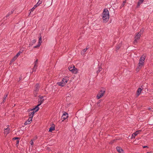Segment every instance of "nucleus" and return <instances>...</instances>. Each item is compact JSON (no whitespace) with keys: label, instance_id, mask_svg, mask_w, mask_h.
Segmentation results:
<instances>
[{"label":"nucleus","instance_id":"obj_1","mask_svg":"<svg viewBox=\"0 0 153 153\" xmlns=\"http://www.w3.org/2000/svg\"><path fill=\"white\" fill-rule=\"evenodd\" d=\"M109 12L107 9H105L103 11L102 15V18L103 22H107L109 19Z\"/></svg>","mask_w":153,"mask_h":153},{"label":"nucleus","instance_id":"obj_2","mask_svg":"<svg viewBox=\"0 0 153 153\" xmlns=\"http://www.w3.org/2000/svg\"><path fill=\"white\" fill-rule=\"evenodd\" d=\"M145 58H140L137 67L136 68V71L138 72L140 70L144 65Z\"/></svg>","mask_w":153,"mask_h":153},{"label":"nucleus","instance_id":"obj_3","mask_svg":"<svg viewBox=\"0 0 153 153\" xmlns=\"http://www.w3.org/2000/svg\"><path fill=\"white\" fill-rule=\"evenodd\" d=\"M68 80L69 78L67 76H65L63 79L62 81L57 83V84L59 86L63 87Z\"/></svg>","mask_w":153,"mask_h":153},{"label":"nucleus","instance_id":"obj_4","mask_svg":"<svg viewBox=\"0 0 153 153\" xmlns=\"http://www.w3.org/2000/svg\"><path fill=\"white\" fill-rule=\"evenodd\" d=\"M105 90L104 88L101 89L98 93L97 96V99H99L102 97L105 94Z\"/></svg>","mask_w":153,"mask_h":153},{"label":"nucleus","instance_id":"obj_5","mask_svg":"<svg viewBox=\"0 0 153 153\" xmlns=\"http://www.w3.org/2000/svg\"><path fill=\"white\" fill-rule=\"evenodd\" d=\"M143 33V31H140L135 36L134 38L135 39L134 42V44L137 42L138 40L140 39V37Z\"/></svg>","mask_w":153,"mask_h":153},{"label":"nucleus","instance_id":"obj_6","mask_svg":"<svg viewBox=\"0 0 153 153\" xmlns=\"http://www.w3.org/2000/svg\"><path fill=\"white\" fill-rule=\"evenodd\" d=\"M68 117V114L65 112L62 116L61 119L62 120V121H63L65 120Z\"/></svg>","mask_w":153,"mask_h":153},{"label":"nucleus","instance_id":"obj_7","mask_svg":"<svg viewBox=\"0 0 153 153\" xmlns=\"http://www.w3.org/2000/svg\"><path fill=\"white\" fill-rule=\"evenodd\" d=\"M141 131V130H139L136 131L135 133L132 134L131 138H134L138 134H139Z\"/></svg>","mask_w":153,"mask_h":153},{"label":"nucleus","instance_id":"obj_8","mask_svg":"<svg viewBox=\"0 0 153 153\" xmlns=\"http://www.w3.org/2000/svg\"><path fill=\"white\" fill-rule=\"evenodd\" d=\"M42 37H41V36L39 38L38 44V45H37L34 46L33 47V48H37L38 47H39L40 46L41 44L42 43Z\"/></svg>","mask_w":153,"mask_h":153},{"label":"nucleus","instance_id":"obj_9","mask_svg":"<svg viewBox=\"0 0 153 153\" xmlns=\"http://www.w3.org/2000/svg\"><path fill=\"white\" fill-rule=\"evenodd\" d=\"M89 48V47L88 46H87L85 48L82 50V51L81 52V54L82 55H84L86 51Z\"/></svg>","mask_w":153,"mask_h":153},{"label":"nucleus","instance_id":"obj_10","mask_svg":"<svg viewBox=\"0 0 153 153\" xmlns=\"http://www.w3.org/2000/svg\"><path fill=\"white\" fill-rule=\"evenodd\" d=\"M44 99H43V97H40V99L39 100V104L37 105L38 106L40 105L43 102Z\"/></svg>","mask_w":153,"mask_h":153},{"label":"nucleus","instance_id":"obj_11","mask_svg":"<svg viewBox=\"0 0 153 153\" xmlns=\"http://www.w3.org/2000/svg\"><path fill=\"white\" fill-rule=\"evenodd\" d=\"M116 149L117 152L120 153H123V150L122 148L119 147H117Z\"/></svg>","mask_w":153,"mask_h":153},{"label":"nucleus","instance_id":"obj_12","mask_svg":"<svg viewBox=\"0 0 153 153\" xmlns=\"http://www.w3.org/2000/svg\"><path fill=\"white\" fill-rule=\"evenodd\" d=\"M43 0H39V1L37 2L36 4L34 5L35 7L36 8L42 2Z\"/></svg>","mask_w":153,"mask_h":153},{"label":"nucleus","instance_id":"obj_13","mask_svg":"<svg viewBox=\"0 0 153 153\" xmlns=\"http://www.w3.org/2000/svg\"><path fill=\"white\" fill-rule=\"evenodd\" d=\"M39 106H38V105H37L35 108L32 109L31 111H34V113L37 111L39 109Z\"/></svg>","mask_w":153,"mask_h":153},{"label":"nucleus","instance_id":"obj_14","mask_svg":"<svg viewBox=\"0 0 153 153\" xmlns=\"http://www.w3.org/2000/svg\"><path fill=\"white\" fill-rule=\"evenodd\" d=\"M10 130V129L9 128H5L4 130V134H6L7 135V134L9 133Z\"/></svg>","mask_w":153,"mask_h":153},{"label":"nucleus","instance_id":"obj_15","mask_svg":"<svg viewBox=\"0 0 153 153\" xmlns=\"http://www.w3.org/2000/svg\"><path fill=\"white\" fill-rule=\"evenodd\" d=\"M32 112H30L29 113V117H30V118H31L32 119L33 117V115L34 114V111H32Z\"/></svg>","mask_w":153,"mask_h":153},{"label":"nucleus","instance_id":"obj_16","mask_svg":"<svg viewBox=\"0 0 153 153\" xmlns=\"http://www.w3.org/2000/svg\"><path fill=\"white\" fill-rule=\"evenodd\" d=\"M142 90V89L141 88H138L137 91V94L138 96H139Z\"/></svg>","mask_w":153,"mask_h":153},{"label":"nucleus","instance_id":"obj_17","mask_svg":"<svg viewBox=\"0 0 153 153\" xmlns=\"http://www.w3.org/2000/svg\"><path fill=\"white\" fill-rule=\"evenodd\" d=\"M54 130L55 126H52L50 128L49 131V132H51L53 131Z\"/></svg>","mask_w":153,"mask_h":153},{"label":"nucleus","instance_id":"obj_18","mask_svg":"<svg viewBox=\"0 0 153 153\" xmlns=\"http://www.w3.org/2000/svg\"><path fill=\"white\" fill-rule=\"evenodd\" d=\"M144 1V0H139V1L138 2L137 6H139Z\"/></svg>","mask_w":153,"mask_h":153},{"label":"nucleus","instance_id":"obj_19","mask_svg":"<svg viewBox=\"0 0 153 153\" xmlns=\"http://www.w3.org/2000/svg\"><path fill=\"white\" fill-rule=\"evenodd\" d=\"M39 85L38 84H37L35 86V91H38L39 90Z\"/></svg>","mask_w":153,"mask_h":153},{"label":"nucleus","instance_id":"obj_20","mask_svg":"<svg viewBox=\"0 0 153 153\" xmlns=\"http://www.w3.org/2000/svg\"><path fill=\"white\" fill-rule=\"evenodd\" d=\"M7 95H8V94H7L5 95H4V97H3V99H2V103H3L5 102L6 98L7 97Z\"/></svg>","mask_w":153,"mask_h":153},{"label":"nucleus","instance_id":"obj_21","mask_svg":"<svg viewBox=\"0 0 153 153\" xmlns=\"http://www.w3.org/2000/svg\"><path fill=\"white\" fill-rule=\"evenodd\" d=\"M14 11V10H13V11H11V12H9L8 14L5 16V17L6 18H7V17H9L10 15L13 13V12Z\"/></svg>","mask_w":153,"mask_h":153},{"label":"nucleus","instance_id":"obj_22","mask_svg":"<svg viewBox=\"0 0 153 153\" xmlns=\"http://www.w3.org/2000/svg\"><path fill=\"white\" fill-rule=\"evenodd\" d=\"M72 72L75 74H76L77 72V69L75 68L73 71H72Z\"/></svg>","mask_w":153,"mask_h":153},{"label":"nucleus","instance_id":"obj_23","mask_svg":"<svg viewBox=\"0 0 153 153\" xmlns=\"http://www.w3.org/2000/svg\"><path fill=\"white\" fill-rule=\"evenodd\" d=\"M36 42V40L35 39L33 40L31 42L30 44V45H32L34 43Z\"/></svg>","mask_w":153,"mask_h":153},{"label":"nucleus","instance_id":"obj_24","mask_svg":"<svg viewBox=\"0 0 153 153\" xmlns=\"http://www.w3.org/2000/svg\"><path fill=\"white\" fill-rule=\"evenodd\" d=\"M75 68V67L74 66L73 67H70L69 68V69L70 70V71L72 72V71H73Z\"/></svg>","mask_w":153,"mask_h":153},{"label":"nucleus","instance_id":"obj_25","mask_svg":"<svg viewBox=\"0 0 153 153\" xmlns=\"http://www.w3.org/2000/svg\"><path fill=\"white\" fill-rule=\"evenodd\" d=\"M37 66V65H36V64H35L34 65V67L33 68V71H36V69Z\"/></svg>","mask_w":153,"mask_h":153},{"label":"nucleus","instance_id":"obj_26","mask_svg":"<svg viewBox=\"0 0 153 153\" xmlns=\"http://www.w3.org/2000/svg\"><path fill=\"white\" fill-rule=\"evenodd\" d=\"M19 140H20V139H19L17 140H16V146H18Z\"/></svg>","mask_w":153,"mask_h":153},{"label":"nucleus","instance_id":"obj_27","mask_svg":"<svg viewBox=\"0 0 153 153\" xmlns=\"http://www.w3.org/2000/svg\"><path fill=\"white\" fill-rule=\"evenodd\" d=\"M32 121V118H31L29 117L28 120L27 121V122L29 123V124L30 123V122Z\"/></svg>","mask_w":153,"mask_h":153},{"label":"nucleus","instance_id":"obj_28","mask_svg":"<svg viewBox=\"0 0 153 153\" xmlns=\"http://www.w3.org/2000/svg\"><path fill=\"white\" fill-rule=\"evenodd\" d=\"M22 52H21L20 51H19V52L16 55V56H15L14 57H18L19 56V55H20V54Z\"/></svg>","mask_w":153,"mask_h":153},{"label":"nucleus","instance_id":"obj_29","mask_svg":"<svg viewBox=\"0 0 153 153\" xmlns=\"http://www.w3.org/2000/svg\"><path fill=\"white\" fill-rule=\"evenodd\" d=\"M121 46V45L120 44H119L118 45H117L116 48V50H118L120 47Z\"/></svg>","mask_w":153,"mask_h":153},{"label":"nucleus","instance_id":"obj_30","mask_svg":"<svg viewBox=\"0 0 153 153\" xmlns=\"http://www.w3.org/2000/svg\"><path fill=\"white\" fill-rule=\"evenodd\" d=\"M34 139L31 140V141L30 142V143L31 145H33V141L34 140Z\"/></svg>","mask_w":153,"mask_h":153},{"label":"nucleus","instance_id":"obj_31","mask_svg":"<svg viewBox=\"0 0 153 153\" xmlns=\"http://www.w3.org/2000/svg\"><path fill=\"white\" fill-rule=\"evenodd\" d=\"M20 139L19 138V137H14L13 138V140H18V139Z\"/></svg>","mask_w":153,"mask_h":153},{"label":"nucleus","instance_id":"obj_32","mask_svg":"<svg viewBox=\"0 0 153 153\" xmlns=\"http://www.w3.org/2000/svg\"><path fill=\"white\" fill-rule=\"evenodd\" d=\"M35 8H36L34 6L33 7L30 9V13L31 12H33Z\"/></svg>","mask_w":153,"mask_h":153},{"label":"nucleus","instance_id":"obj_33","mask_svg":"<svg viewBox=\"0 0 153 153\" xmlns=\"http://www.w3.org/2000/svg\"><path fill=\"white\" fill-rule=\"evenodd\" d=\"M101 68L100 67L99 68L98 70L97 71V73H99L101 70Z\"/></svg>","mask_w":153,"mask_h":153},{"label":"nucleus","instance_id":"obj_34","mask_svg":"<svg viewBox=\"0 0 153 153\" xmlns=\"http://www.w3.org/2000/svg\"><path fill=\"white\" fill-rule=\"evenodd\" d=\"M146 55L144 54H143V55H142L140 57H142V58L146 57Z\"/></svg>","mask_w":153,"mask_h":153},{"label":"nucleus","instance_id":"obj_35","mask_svg":"<svg viewBox=\"0 0 153 153\" xmlns=\"http://www.w3.org/2000/svg\"><path fill=\"white\" fill-rule=\"evenodd\" d=\"M29 124V123H28V122H27V121H26L25 123V125H27V124Z\"/></svg>","mask_w":153,"mask_h":153},{"label":"nucleus","instance_id":"obj_36","mask_svg":"<svg viewBox=\"0 0 153 153\" xmlns=\"http://www.w3.org/2000/svg\"><path fill=\"white\" fill-rule=\"evenodd\" d=\"M125 3H126V1H123V4H122V5L123 6V5H124Z\"/></svg>","mask_w":153,"mask_h":153},{"label":"nucleus","instance_id":"obj_37","mask_svg":"<svg viewBox=\"0 0 153 153\" xmlns=\"http://www.w3.org/2000/svg\"><path fill=\"white\" fill-rule=\"evenodd\" d=\"M14 59H15V58H13V59H12L11 60V62H13V61H14L15 60Z\"/></svg>","mask_w":153,"mask_h":153},{"label":"nucleus","instance_id":"obj_38","mask_svg":"<svg viewBox=\"0 0 153 153\" xmlns=\"http://www.w3.org/2000/svg\"><path fill=\"white\" fill-rule=\"evenodd\" d=\"M144 30V29L143 28H142V30H140V31H143V32Z\"/></svg>","mask_w":153,"mask_h":153},{"label":"nucleus","instance_id":"obj_39","mask_svg":"<svg viewBox=\"0 0 153 153\" xmlns=\"http://www.w3.org/2000/svg\"><path fill=\"white\" fill-rule=\"evenodd\" d=\"M143 148H145L146 147H147V146H143Z\"/></svg>","mask_w":153,"mask_h":153},{"label":"nucleus","instance_id":"obj_40","mask_svg":"<svg viewBox=\"0 0 153 153\" xmlns=\"http://www.w3.org/2000/svg\"><path fill=\"white\" fill-rule=\"evenodd\" d=\"M7 128H9V125H7Z\"/></svg>","mask_w":153,"mask_h":153},{"label":"nucleus","instance_id":"obj_41","mask_svg":"<svg viewBox=\"0 0 153 153\" xmlns=\"http://www.w3.org/2000/svg\"><path fill=\"white\" fill-rule=\"evenodd\" d=\"M19 80H20L21 79H22V78L21 77H20L19 78Z\"/></svg>","mask_w":153,"mask_h":153},{"label":"nucleus","instance_id":"obj_42","mask_svg":"<svg viewBox=\"0 0 153 153\" xmlns=\"http://www.w3.org/2000/svg\"><path fill=\"white\" fill-rule=\"evenodd\" d=\"M151 108H148V109H149V110H151Z\"/></svg>","mask_w":153,"mask_h":153},{"label":"nucleus","instance_id":"obj_43","mask_svg":"<svg viewBox=\"0 0 153 153\" xmlns=\"http://www.w3.org/2000/svg\"><path fill=\"white\" fill-rule=\"evenodd\" d=\"M37 61V60H36L35 62L36 63Z\"/></svg>","mask_w":153,"mask_h":153},{"label":"nucleus","instance_id":"obj_44","mask_svg":"<svg viewBox=\"0 0 153 153\" xmlns=\"http://www.w3.org/2000/svg\"><path fill=\"white\" fill-rule=\"evenodd\" d=\"M147 153H150V152H147Z\"/></svg>","mask_w":153,"mask_h":153},{"label":"nucleus","instance_id":"obj_45","mask_svg":"<svg viewBox=\"0 0 153 153\" xmlns=\"http://www.w3.org/2000/svg\"><path fill=\"white\" fill-rule=\"evenodd\" d=\"M125 0V1H126V0Z\"/></svg>","mask_w":153,"mask_h":153}]
</instances>
